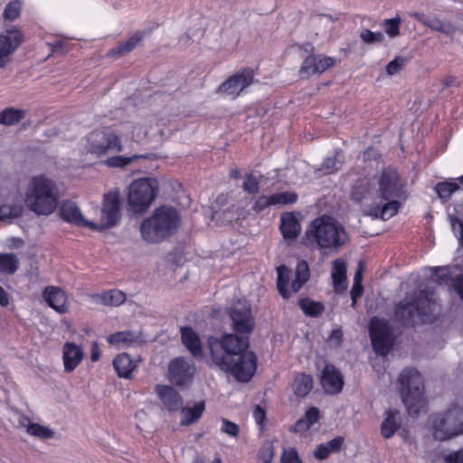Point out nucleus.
<instances>
[{"label":"nucleus","mask_w":463,"mask_h":463,"mask_svg":"<svg viewBox=\"0 0 463 463\" xmlns=\"http://www.w3.org/2000/svg\"><path fill=\"white\" fill-rule=\"evenodd\" d=\"M404 182L393 168H385L372 177L356 181L351 192L363 213L373 218L389 220L396 215L403 198Z\"/></svg>","instance_id":"f257e3e1"},{"label":"nucleus","mask_w":463,"mask_h":463,"mask_svg":"<svg viewBox=\"0 0 463 463\" xmlns=\"http://www.w3.org/2000/svg\"><path fill=\"white\" fill-rule=\"evenodd\" d=\"M348 241L345 227L328 215L312 221L301 240L307 247L329 251H336Z\"/></svg>","instance_id":"f03ea898"},{"label":"nucleus","mask_w":463,"mask_h":463,"mask_svg":"<svg viewBox=\"0 0 463 463\" xmlns=\"http://www.w3.org/2000/svg\"><path fill=\"white\" fill-rule=\"evenodd\" d=\"M59 189L56 183L43 175H35L28 183L24 202L38 215H49L58 205Z\"/></svg>","instance_id":"7ed1b4c3"},{"label":"nucleus","mask_w":463,"mask_h":463,"mask_svg":"<svg viewBox=\"0 0 463 463\" xmlns=\"http://www.w3.org/2000/svg\"><path fill=\"white\" fill-rule=\"evenodd\" d=\"M82 154L95 159H104L110 154L123 151L120 135L110 128L102 127L89 132L80 140Z\"/></svg>","instance_id":"20e7f679"},{"label":"nucleus","mask_w":463,"mask_h":463,"mask_svg":"<svg viewBox=\"0 0 463 463\" xmlns=\"http://www.w3.org/2000/svg\"><path fill=\"white\" fill-rule=\"evenodd\" d=\"M179 223L180 217L176 210L162 206L156 209L153 215L142 222L140 232L146 241L158 242L173 234Z\"/></svg>","instance_id":"39448f33"},{"label":"nucleus","mask_w":463,"mask_h":463,"mask_svg":"<svg viewBox=\"0 0 463 463\" xmlns=\"http://www.w3.org/2000/svg\"><path fill=\"white\" fill-rule=\"evenodd\" d=\"M399 390L402 402L412 417H418L426 409L423 395V382L420 373L414 368L404 369L399 377Z\"/></svg>","instance_id":"423d86ee"},{"label":"nucleus","mask_w":463,"mask_h":463,"mask_svg":"<svg viewBox=\"0 0 463 463\" xmlns=\"http://www.w3.org/2000/svg\"><path fill=\"white\" fill-rule=\"evenodd\" d=\"M430 426L434 439L440 441L463 434V408L453 405L444 414L431 416Z\"/></svg>","instance_id":"0eeeda50"},{"label":"nucleus","mask_w":463,"mask_h":463,"mask_svg":"<svg viewBox=\"0 0 463 463\" xmlns=\"http://www.w3.org/2000/svg\"><path fill=\"white\" fill-rule=\"evenodd\" d=\"M433 294V291L420 290L413 298L406 297L395 308L396 317L403 321L413 320L416 317L421 322L431 320L430 315L435 308Z\"/></svg>","instance_id":"6e6552de"},{"label":"nucleus","mask_w":463,"mask_h":463,"mask_svg":"<svg viewBox=\"0 0 463 463\" xmlns=\"http://www.w3.org/2000/svg\"><path fill=\"white\" fill-rule=\"evenodd\" d=\"M212 361L219 368H227L228 360L235 359L248 347V340L238 335L228 334L221 339L209 341Z\"/></svg>","instance_id":"1a4fd4ad"},{"label":"nucleus","mask_w":463,"mask_h":463,"mask_svg":"<svg viewBox=\"0 0 463 463\" xmlns=\"http://www.w3.org/2000/svg\"><path fill=\"white\" fill-rule=\"evenodd\" d=\"M158 191V182L155 178L134 180L128 187V202L135 213L145 212L154 201Z\"/></svg>","instance_id":"9d476101"},{"label":"nucleus","mask_w":463,"mask_h":463,"mask_svg":"<svg viewBox=\"0 0 463 463\" xmlns=\"http://www.w3.org/2000/svg\"><path fill=\"white\" fill-rule=\"evenodd\" d=\"M278 280L277 288L279 294L284 298H288L291 293L298 292L302 286L309 279L310 272L307 261L300 260L298 262L295 271V279L291 283L290 289L288 288V282L291 278V271L284 265L277 268Z\"/></svg>","instance_id":"9b49d317"},{"label":"nucleus","mask_w":463,"mask_h":463,"mask_svg":"<svg viewBox=\"0 0 463 463\" xmlns=\"http://www.w3.org/2000/svg\"><path fill=\"white\" fill-rule=\"evenodd\" d=\"M369 333L375 353L380 355H386L393 344L388 322L378 317H373L370 321Z\"/></svg>","instance_id":"f8f14e48"},{"label":"nucleus","mask_w":463,"mask_h":463,"mask_svg":"<svg viewBox=\"0 0 463 463\" xmlns=\"http://www.w3.org/2000/svg\"><path fill=\"white\" fill-rule=\"evenodd\" d=\"M227 368H220L229 372L238 381L246 383L254 375L257 369V358L252 352H246L239 354L235 359L228 360Z\"/></svg>","instance_id":"ddd939ff"},{"label":"nucleus","mask_w":463,"mask_h":463,"mask_svg":"<svg viewBox=\"0 0 463 463\" xmlns=\"http://www.w3.org/2000/svg\"><path fill=\"white\" fill-rule=\"evenodd\" d=\"M254 80L253 71L244 69L229 77L217 89L216 92L223 97L236 99Z\"/></svg>","instance_id":"4468645a"},{"label":"nucleus","mask_w":463,"mask_h":463,"mask_svg":"<svg viewBox=\"0 0 463 463\" xmlns=\"http://www.w3.org/2000/svg\"><path fill=\"white\" fill-rule=\"evenodd\" d=\"M24 36L16 27L5 30L0 33V69L5 68L11 61L12 55L24 43Z\"/></svg>","instance_id":"2eb2a0df"},{"label":"nucleus","mask_w":463,"mask_h":463,"mask_svg":"<svg viewBox=\"0 0 463 463\" xmlns=\"http://www.w3.org/2000/svg\"><path fill=\"white\" fill-rule=\"evenodd\" d=\"M119 207L118 190H112L106 194L101 209L100 223H96L98 228L95 230H103L116 225L120 217Z\"/></svg>","instance_id":"dca6fc26"},{"label":"nucleus","mask_w":463,"mask_h":463,"mask_svg":"<svg viewBox=\"0 0 463 463\" xmlns=\"http://www.w3.org/2000/svg\"><path fill=\"white\" fill-rule=\"evenodd\" d=\"M194 365L187 359L177 357L168 366L169 381L176 386H184L192 382Z\"/></svg>","instance_id":"f3484780"},{"label":"nucleus","mask_w":463,"mask_h":463,"mask_svg":"<svg viewBox=\"0 0 463 463\" xmlns=\"http://www.w3.org/2000/svg\"><path fill=\"white\" fill-rule=\"evenodd\" d=\"M233 329L240 334H249L253 328V319L250 304L246 300H239L231 309Z\"/></svg>","instance_id":"a211bd4d"},{"label":"nucleus","mask_w":463,"mask_h":463,"mask_svg":"<svg viewBox=\"0 0 463 463\" xmlns=\"http://www.w3.org/2000/svg\"><path fill=\"white\" fill-rule=\"evenodd\" d=\"M335 64V59L328 56H307L300 67L301 77L308 78L317 73H322Z\"/></svg>","instance_id":"6ab92c4d"},{"label":"nucleus","mask_w":463,"mask_h":463,"mask_svg":"<svg viewBox=\"0 0 463 463\" xmlns=\"http://www.w3.org/2000/svg\"><path fill=\"white\" fill-rule=\"evenodd\" d=\"M320 383L326 393L337 394L344 386L341 373L332 364H326L322 371Z\"/></svg>","instance_id":"aec40b11"},{"label":"nucleus","mask_w":463,"mask_h":463,"mask_svg":"<svg viewBox=\"0 0 463 463\" xmlns=\"http://www.w3.org/2000/svg\"><path fill=\"white\" fill-rule=\"evenodd\" d=\"M43 298L47 305L59 314L68 312V296L59 287L48 286L43 291Z\"/></svg>","instance_id":"412c9836"},{"label":"nucleus","mask_w":463,"mask_h":463,"mask_svg":"<svg viewBox=\"0 0 463 463\" xmlns=\"http://www.w3.org/2000/svg\"><path fill=\"white\" fill-rule=\"evenodd\" d=\"M82 347L74 342H66L62 345V361L65 373L73 372L84 358Z\"/></svg>","instance_id":"4be33fe9"},{"label":"nucleus","mask_w":463,"mask_h":463,"mask_svg":"<svg viewBox=\"0 0 463 463\" xmlns=\"http://www.w3.org/2000/svg\"><path fill=\"white\" fill-rule=\"evenodd\" d=\"M60 214L64 221L74 223L75 225L88 227L90 229L98 228L96 222H90L83 217L79 207L72 202H64L61 204Z\"/></svg>","instance_id":"5701e85b"},{"label":"nucleus","mask_w":463,"mask_h":463,"mask_svg":"<svg viewBox=\"0 0 463 463\" xmlns=\"http://www.w3.org/2000/svg\"><path fill=\"white\" fill-rule=\"evenodd\" d=\"M139 360L127 353L118 354L113 360V367L119 378L131 379L138 367Z\"/></svg>","instance_id":"b1692460"},{"label":"nucleus","mask_w":463,"mask_h":463,"mask_svg":"<svg viewBox=\"0 0 463 463\" xmlns=\"http://www.w3.org/2000/svg\"><path fill=\"white\" fill-rule=\"evenodd\" d=\"M432 277L431 279L439 285H450L455 289L457 294L463 300V276H457L451 278L449 270L445 267H435L431 268Z\"/></svg>","instance_id":"393cba45"},{"label":"nucleus","mask_w":463,"mask_h":463,"mask_svg":"<svg viewBox=\"0 0 463 463\" xmlns=\"http://www.w3.org/2000/svg\"><path fill=\"white\" fill-rule=\"evenodd\" d=\"M156 392L163 405L169 411H178L183 403L180 394L168 385L158 384L156 386Z\"/></svg>","instance_id":"a878e982"},{"label":"nucleus","mask_w":463,"mask_h":463,"mask_svg":"<svg viewBox=\"0 0 463 463\" xmlns=\"http://www.w3.org/2000/svg\"><path fill=\"white\" fill-rule=\"evenodd\" d=\"M142 341L141 335L134 331H119L107 336V342L118 349L128 348Z\"/></svg>","instance_id":"bb28decb"},{"label":"nucleus","mask_w":463,"mask_h":463,"mask_svg":"<svg viewBox=\"0 0 463 463\" xmlns=\"http://www.w3.org/2000/svg\"><path fill=\"white\" fill-rule=\"evenodd\" d=\"M280 231L287 240H295L301 232L298 215L294 213H285L280 217Z\"/></svg>","instance_id":"cd10ccee"},{"label":"nucleus","mask_w":463,"mask_h":463,"mask_svg":"<svg viewBox=\"0 0 463 463\" xmlns=\"http://www.w3.org/2000/svg\"><path fill=\"white\" fill-rule=\"evenodd\" d=\"M181 336L184 345L190 351V353L194 357L203 356L201 339L192 327H182Z\"/></svg>","instance_id":"c85d7f7f"},{"label":"nucleus","mask_w":463,"mask_h":463,"mask_svg":"<svg viewBox=\"0 0 463 463\" xmlns=\"http://www.w3.org/2000/svg\"><path fill=\"white\" fill-rule=\"evenodd\" d=\"M312 389L313 379L306 373L297 374L290 384V390L298 399L307 397Z\"/></svg>","instance_id":"c756f323"},{"label":"nucleus","mask_w":463,"mask_h":463,"mask_svg":"<svg viewBox=\"0 0 463 463\" xmlns=\"http://www.w3.org/2000/svg\"><path fill=\"white\" fill-rule=\"evenodd\" d=\"M401 426L399 411L388 410L384 413V419L381 425V434L384 439L392 438Z\"/></svg>","instance_id":"7c9ffc66"},{"label":"nucleus","mask_w":463,"mask_h":463,"mask_svg":"<svg viewBox=\"0 0 463 463\" xmlns=\"http://www.w3.org/2000/svg\"><path fill=\"white\" fill-rule=\"evenodd\" d=\"M331 277L335 291H340L346 288V265L344 260L337 259L333 261Z\"/></svg>","instance_id":"2f4dec72"},{"label":"nucleus","mask_w":463,"mask_h":463,"mask_svg":"<svg viewBox=\"0 0 463 463\" xmlns=\"http://www.w3.org/2000/svg\"><path fill=\"white\" fill-rule=\"evenodd\" d=\"M205 410L203 402H199L193 406H186L181 409V424L188 426L197 421Z\"/></svg>","instance_id":"473e14b6"},{"label":"nucleus","mask_w":463,"mask_h":463,"mask_svg":"<svg viewBox=\"0 0 463 463\" xmlns=\"http://www.w3.org/2000/svg\"><path fill=\"white\" fill-rule=\"evenodd\" d=\"M22 426L26 429V432L39 439H52L54 437V431L43 425L31 422L27 417H23L20 420Z\"/></svg>","instance_id":"72a5a7b5"},{"label":"nucleus","mask_w":463,"mask_h":463,"mask_svg":"<svg viewBox=\"0 0 463 463\" xmlns=\"http://www.w3.org/2000/svg\"><path fill=\"white\" fill-rule=\"evenodd\" d=\"M96 302H99L105 306H119L126 301V294L118 289H111L101 294L92 296Z\"/></svg>","instance_id":"f704fd0d"},{"label":"nucleus","mask_w":463,"mask_h":463,"mask_svg":"<svg viewBox=\"0 0 463 463\" xmlns=\"http://www.w3.org/2000/svg\"><path fill=\"white\" fill-rule=\"evenodd\" d=\"M343 443L344 439L342 437H336L327 442L321 443L315 449L314 456L319 460L326 459L330 454L339 451Z\"/></svg>","instance_id":"c9c22d12"},{"label":"nucleus","mask_w":463,"mask_h":463,"mask_svg":"<svg viewBox=\"0 0 463 463\" xmlns=\"http://www.w3.org/2000/svg\"><path fill=\"white\" fill-rule=\"evenodd\" d=\"M146 156L144 155H133L131 156H107L104 159L100 160V163L108 167L113 168H123L127 165H129L134 161L139 158H146Z\"/></svg>","instance_id":"e433bc0d"},{"label":"nucleus","mask_w":463,"mask_h":463,"mask_svg":"<svg viewBox=\"0 0 463 463\" xmlns=\"http://www.w3.org/2000/svg\"><path fill=\"white\" fill-rule=\"evenodd\" d=\"M19 268L18 258L12 253H0V274H14Z\"/></svg>","instance_id":"4c0bfd02"},{"label":"nucleus","mask_w":463,"mask_h":463,"mask_svg":"<svg viewBox=\"0 0 463 463\" xmlns=\"http://www.w3.org/2000/svg\"><path fill=\"white\" fill-rule=\"evenodd\" d=\"M424 25L446 35H452L455 32V27L451 24L444 23L437 16H428Z\"/></svg>","instance_id":"58836bf2"},{"label":"nucleus","mask_w":463,"mask_h":463,"mask_svg":"<svg viewBox=\"0 0 463 463\" xmlns=\"http://www.w3.org/2000/svg\"><path fill=\"white\" fill-rule=\"evenodd\" d=\"M24 117V111L15 109H5L0 113V123L5 126L16 124Z\"/></svg>","instance_id":"ea45409f"},{"label":"nucleus","mask_w":463,"mask_h":463,"mask_svg":"<svg viewBox=\"0 0 463 463\" xmlns=\"http://www.w3.org/2000/svg\"><path fill=\"white\" fill-rule=\"evenodd\" d=\"M118 134L120 137H126L134 142H138L146 136V131L139 125L127 124L124 126L123 131Z\"/></svg>","instance_id":"a19ab883"},{"label":"nucleus","mask_w":463,"mask_h":463,"mask_svg":"<svg viewBox=\"0 0 463 463\" xmlns=\"http://www.w3.org/2000/svg\"><path fill=\"white\" fill-rule=\"evenodd\" d=\"M270 199L273 206H283L296 203L298 194L294 192L286 191L271 194Z\"/></svg>","instance_id":"79ce46f5"},{"label":"nucleus","mask_w":463,"mask_h":463,"mask_svg":"<svg viewBox=\"0 0 463 463\" xmlns=\"http://www.w3.org/2000/svg\"><path fill=\"white\" fill-rule=\"evenodd\" d=\"M343 165V156L340 152H336L334 156L327 157L323 165L321 170L326 174L330 175L339 170Z\"/></svg>","instance_id":"37998d69"},{"label":"nucleus","mask_w":463,"mask_h":463,"mask_svg":"<svg viewBox=\"0 0 463 463\" xmlns=\"http://www.w3.org/2000/svg\"><path fill=\"white\" fill-rule=\"evenodd\" d=\"M301 310L307 316L317 317L324 310V306L320 302H315L308 298L299 301Z\"/></svg>","instance_id":"c03bdc74"},{"label":"nucleus","mask_w":463,"mask_h":463,"mask_svg":"<svg viewBox=\"0 0 463 463\" xmlns=\"http://www.w3.org/2000/svg\"><path fill=\"white\" fill-rule=\"evenodd\" d=\"M23 2L21 0L10 1L5 7L3 17L5 20L14 21L17 19L22 11Z\"/></svg>","instance_id":"a18cd8bd"},{"label":"nucleus","mask_w":463,"mask_h":463,"mask_svg":"<svg viewBox=\"0 0 463 463\" xmlns=\"http://www.w3.org/2000/svg\"><path fill=\"white\" fill-rule=\"evenodd\" d=\"M458 184L455 181L439 183L436 185V192L442 199H448L450 194L458 189Z\"/></svg>","instance_id":"49530a36"},{"label":"nucleus","mask_w":463,"mask_h":463,"mask_svg":"<svg viewBox=\"0 0 463 463\" xmlns=\"http://www.w3.org/2000/svg\"><path fill=\"white\" fill-rule=\"evenodd\" d=\"M401 18L394 17L392 19H386L383 23V28L387 35L391 38L396 37L400 33Z\"/></svg>","instance_id":"de8ad7c7"},{"label":"nucleus","mask_w":463,"mask_h":463,"mask_svg":"<svg viewBox=\"0 0 463 463\" xmlns=\"http://www.w3.org/2000/svg\"><path fill=\"white\" fill-rule=\"evenodd\" d=\"M22 211V208L18 204H4L0 206V220L5 221L8 219H12L17 217Z\"/></svg>","instance_id":"09e8293b"},{"label":"nucleus","mask_w":463,"mask_h":463,"mask_svg":"<svg viewBox=\"0 0 463 463\" xmlns=\"http://www.w3.org/2000/svg\"><path fill=\"white\" fill-rule=\"evenodd\" d=\"M360 37L364 43L373 44L380 43L384 40V35L381 32H372L364 29L361 32Z\"/></svg>","instance_id":"8fccbe9b"},{"label":"nucleus","mask_w":463,"mask_h":463,"mask_svg":"<svg viewBox=\"0 0 463 463\" xmlns=\"http://www.w3.org/2000/svg\"><path fill=\"white\" fill-rule=\"evenodd\" d=\"M449 220L459 245L463 246V221L452 214L449 215Z\"/></svg>","instance_id":"3c124183"},{"label":"nucleus","mask_w":463,"mask_h":463,"mask_svg":"<svg viewBox=\"0 0 463 463\" xmlns=\"http://www.w3.org/2000/svg\"><path fill=\"white\" fill-rule=\"evenodd\" d=\"M242 187L245 192L255 194L260 190V182L252 174H247L244 177Z\"/></svg>","instance_id":"603ef678"},{"label":"nucleus","mask_w":463,"mask_h":463,"mask_svg":"<svg viewBox=\"0 0 463 463\" xmlns=\"http://www.w3.org/2000/svg\"><path fill=\"white\" fill-rule=\"evenodd\" d=\"M143 35L140 32H135L126 41L122 42L121 44L127 53L134 50L137 44L142 41Z\"/></svg>","instance_id":"864d4df0"},{"label":"nucleus","mask_w":463,"mask_h":463,"mask_svg":"<svg viewBox=\"0 0 463 463\" xmlns=\"http://www.w3.org/2000/svg\"><path fill=\"white\" fill-rule=\"evenodd\" d=\"M281 463H302L295 448H287L281 454Z\"/></svg>","instance_id":"5fc2aeb1"},{"label":"nucleus","mask_w":463,"mask_h":463,"mask_svg":"<svg viewBox=\"0 0 463 463\" xmlns=\"http://www.w3.org/2000/svg\"><path fill=\"white\" fill-rule=\"evenodd\" d=\"M405 60L404 58L398 56L392 61H390L386 66V74L388 76H392L397 74L404 66Z\"/></svg>","instance_id":"6e6d98bb"},{"label":"nucleus","mask_w":463,"mask_h":463,"mask_svg":"<svg viewBox=\"0 0 463 463\" xmlns=\"http://www.w3.org/2000/svg\"><path fill=\"white\" fill-rule=\"evenodd\" d=\"M222 425L221 427L222 432H223L232 438L238 437L240 429L236 423L231 421L227 419H222Z\"/></svg>","instance_id":"4d7b16f0"},{"label":"nucleus","mask_w":463,"mask_h":463,"mask_svg":"<svg viewBox=\"0 0 463 463\" xmlns=\"http://www.w3.org/2000/svg\"><path fill=\"white\" fill-rule=\"evenodd\" d=\"M269 206H273V203H271L270 195H268V196L263 195V196H260L255 201L252 209L257 213H260Z\"/></svg>","instance_id":"13d9d810"},{"label":"nucleus","mask_w":463,"mask_h":463,"mask_svg":"<svg viewBox=\"0 0 463 463\" xmlns=\"http://www.w3.org/2000/svg\"><path fill=\"white\" fill-rule=\"evenodd\" d=\"M320 418V411L317 407H310L305 413L304 419L310 425L313 426L318 421Z\"/></svg>","instance_id":"bf43d9fd"},{"label":"nucleus","mask_w":463,"mask_h":463,"mask_svg":"<svg viewBox=\"0 0 463 463\" xmlns=\"http://www.w3.org/2000/svg\"><path fill=\"white\" fill-rule=\"evenodd\" d=\"M67 43L68 41L66 39L59 37L48 43V45L52 52H58L65 51Z\"/></svg>","instance_id":"052dcab7"},{"label":"nucleus","mask_w":463,"mask_h":463,"mask_svg":"<svg viewBox=\"0 0 463 463\" xmlns=\"http://www.w3.org/2000/svg\"><path fill=\"white\" fill-rule=\"evenodd\" d=\"M259 458L264 462V463H269L273 458V448L271 445L267 444L263 446L260 452H259Z\"/></svg>","instance_id":"680f3d73"},{"label":"nucleus","mask_w":463,"mask_h":463,"mask_svg":"<svg viewBox=\"0 0 463 463\" xmlns=\"http://www.w3.org/2000/svg\"><path fill=\"white\" fill-rule=\"evenodd\" d=\"M310 425L305 420L304 417L297 420V422L289 428V431L295 433H304L310 429Z\"/></svg>","instance_id":"e2e57ef3"},{"label":"nucleus","mask_w":463,"mask_h":463,"mask_svg":"<svg viewBox=\"0 0 463 463\" xmlns=\"http://www.w3.org/2000/svg\"><path fill=\"white\" fill-rule=\"evenodd\" d=\"M445 463H463V448L449 453L444 458Z\"/></svg>","instance_id":"0e129e2a"},{"label":"nucleus","mask_w":463,"mask_h":463,"mask_svg":"<svg viewBox=\"0 0 463 463\" xmlns=\"http://www.w3.org/2000/svg\"><path fill=\"white\" fill-rule=\"evenodd\" d=\"M128 54L125 50H124V47L123 45L121 44V43L117 45L116 47L110 49L109 51H108L106 56L108 58H112V59H118L124 55Z\"/></svg>","instance_id":"69168bd1"},{"label":"nucleus","mask_w":463,"mask_h":463,"mask_svg":"<svg viewBox=\"0 0 463 463\" xmlns=\"http://www.w3.org/2000/svg\"><path fill=\"white\" fill-rule=\"evenodd\" d=\"M253 418L257 424L261 425L265 420V411L260 406H256L253 410Z\"/></svg>","instance_id":"338daca9"},{"label":"nucleus","mask_w":463,"mask_h":463,"mask_svg":"<svg viewBox=\"0 0 463 463\" xmlns=\"http://www.w3.org/2000/svg\"><path fill=\"white\" fill-rule=\"evenodd\" d=\"M363 287L362 284H354L351 290V298L353 300V306H354L357 298L362 295Z\"/></svg>","instance_id":"774afa93"}]
</instances>
